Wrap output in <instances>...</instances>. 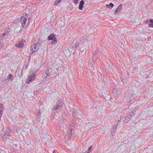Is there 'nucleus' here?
<instances>
[{
	"mask_svg": "<svg viewBox=\"0 0 153 153\" xmlns=\"http://www.w3.org/2000/svg\"><path fill=\"white\" fill-rule=\"evenodd\" d=\"M39 42L34 45L33 44L31 45V50L30 51V54H32L33 52H35L37 51L39 48L40 47V45L39 43Z\"/></svg>",
	"mask_w": 153,
	"mask_h": 153,
	"instance_id": "obj_1",
	"label": "nucleus"
},
{
	"mask_svg": "<svg viewBox=\"0 0 153 153\" xmlns=\"http://www.w3.org/2000/svg\"><path fill=\"white\" fill-rule=\"evenodd\" d=\"M62 100H57V102L56 104L54 107V108L53 109V110H55L56 112L57 111H56L57 110H60L62 106Z\"/></svg>",
	"mask_w": 153,
	"mask_h": 153,
	"instance_id": "obj_2",
	"label": "nucleus"
},
{
	"mask_svg": "<svg viewBox=\"0 0 153 153\" xmlns=\"http://www.w3.org/2000/svg\"><path fill=\"white\" fill-rule=\"evenodd\" d=\"M19 19L21 23L22 26L24 28L26 23V21L27 20L26 18L24 16L22 17L21 16L19 19Z\"/></svg>",
	"mask_w": 153,
	"mask_h": 153,
	"instance_id": "obj_3",
	"label": "nucleus"
},
{
	"mask_svg": "<svg viewBox=\"0 0 153 153\" xmlns=\"http://www.w3.org/2000/svg\"><path fill=\"white\" fill-rule=\"evenodd\" d=\"M146 23L149 25V27H153V19H149L146 21Z\"/></svg>",
	"mask_w": 153,
	"mask_h": 153,
	"instance_id": "obj_4",
	"label": "nucleus"
},
{
	"mask_svg": "<svg viewBox=\"0 0 153 153\" xmlns=\"http://www.w3.org/2000/svg\"><path fill=\"white\" fill-rule=\"evenodd\" d=\"M36 76V75L35 74H34L33 75H32L31 76H29L28 77V79L26 80V82L29 83L32 80V81L34 80Z\"/></svg>",
	"mask_w": 153,
	"mask_h": 153,
	"instance_id": "obj_5",
	"label": "nucleus"
},
{
	"mask_svg": "<svg viewBox=\"0 0 153 153\" xmlns=\"http://www.w3.org/2000/svg\"><path fill=\"white\" fill-rule=\"evenodd\" d=\"M122 7V4H120L118 6L117 8L115 10L114 14H117V13H119L121 11Z\"/></svg>",
	"mask_w": 153,
	"mask_h": 153,
	"instance_id": "obj_6",
	"label": "nucleus"
},
{
	"mask_svg": "<svg viewBox=\"0 0 153 153\" xmlns=\"http://www.w3.org/2000/svg\"><path fill=\"white\" fill-rule=\"evenodd\" d=\"M10 129L7 128H5V131L4 134V137H6L10 133Z\"/></svg>",
	"mask_w": 153,
	"mask_h": 153,
	"instance_id": "obj_7",
	"label": "nucleus"
},
{
	"mask_svg": "<svg viewBox=\"0 0 153 153\" xmlns=\"http://www.w3.org/2000/svg\"><path fill=\"white\" fill-rule=\"evenodd\" d=\"M15 45L17 47L22 48L24 46V44L23 42H19L18 43L15 44Z\"/></svg>",
	"mask_w": 153,
	"mask_h": 153,
	"instance_id": "obj_8",
	"label": "nucleus"
},
{
	"mask_svg": "<svg viewBox=\"0 0 153 153\" xmlns=\"http://www.w3.org/2000/svg\"><path fill=\"white\" fill-rule=\"evenodd\" d=\"M118 126V123L115 125H114L113 126L112 128V130L111 131V135L112 136H113V133H114L116 131V129L117 128V127Z\"/></svg>",
	"mask_w": 153,
	"mask_h": 153,
	"instance_id": "obj_9",
	"label": "nucleus"
},
{
	"mask_svg": "<svg viewBox=\"0 0 153 153\" xmlns=\"http://www.w3.org/2000/svg\"><path fill=\"white\" fill-rule=\"evenodd\" d=\"M84 3V1L82 0H81L79 3V9L80 10H82V9L83 5Z\"/></svg>",
	"mask_w": 153,
	"mask_h": 153,
	"instance_id": "obj_10",
	"label": "nucleus"
},
{
	"mask_svg": "<svg viewBox=\"0 0 153 153\" xmlns=\"http://www.w3.org/2000/svg\"><path fill=\"white\" fill-rule=\"evenodd\" d=\"M55 37V35L53 33L50 34L48 36V39L49 40H51Z\"/></svg>",
	"mask_w": 153,
	"mask_h": 153,
	"instance_id": "obj_11",
	"label": "nucleus"
},
{
	"mask_svg": "<svg viewBox=\"0 0 153 153\" xmlns=\"http://www.w3.org/2000/svg\"><path fill=\"white\" fill-rule=\"evenodd\" d=\"M114 6V4L111 3H110L109 4H106V6L107 8H112Z\"/></svg>",
	"mask_w": 153,
	"mask_h": 153,
	"instance_id": "obj_12",
	"label": "nucleus"
},
{
	"mask_svg": "<svg viewBox=\"0 0 153 153\" xmlns=\"http://www.w3.org/2000/svg\"><path fill=\"white\" fill-rule=\"evenodd\" d=\"M92 147L93 146H90L88 150H86L84 153H89L92 150Z\"/></svg>",
	"mask_w": 153,
	"mask_h": 153,
	"instance_id": "obj_13",
	"label": "nucleus"
},
{
	"mask_svg": "<svg viewBox=\"0 0 153 153\" xmlns=\"http://www.w3.org/2000/svg\"><path fill=\"white\" fill-rule=\"evenodd\" d=\"M79 44L77 42H76L74 45V46L72 47V49H74V48H76L77 47H78L79 46Z\"/></svg>",
	"mask_w": 153,
	"mask_h": 153,
	"instance_id": "obj_14",
	"label": "nucleus"
},
{
	"mask_svg": "<svg viewBox=\"0 0 153 153\" xmlns=\"http://www.w3.org/2000/svg\"><path fill=\"white\" fill-rule=\"evenodd\" d=\"M50 70H51V71L52 70L51 69H48V70L46 71L45 73L46 77H47L48 76L49 74L51 72L50 71Z\"/></svg>",
	"mask_w": 153,
	"mask_h": 153,
	"instance_id": "obj_15",
	"label": "nucleus"
},
{
	"mask_svg": "<svg viewBox=\"0 0 153 153\" xmlns=\"http://www.w3.org/2000/svg\"><path fill=\"white\" fill-rule=\"evenodd\" d=\"M52 41L51 42V43L52 44H56L57 42V40H56V38H54L52 40Z\"/></svg>",
	"mask_w": 153,
	"mask_h": 153,
	"instance_id": "obj_16",
	"label": "nucleus"
},
{
	"mask_svg": "<svg viewBox=\"0 0 153 153\" xmlns=\"http://www.w3.org/2000/svg\"><path fill=\"white\" fill-rule=\"evenodd\" d=\"M62 0H56L55 1L54 4L55 5H57Z\"/></svg>",
	"mask_w": 153,
	"mask_h": 153,
	"instance_id": "obj_17",
	"label": "nucleus"
},
{
	"mask_svg": "<svg viewBox=\"0 0 153 153\" xmlns=\"http://www.w3.org/2000/svg\"><path fill=\"white\" fill-rule=\"evenodd\" d=\"M125 122L127 123H128V121L130 119V117L128 116H127L125 117Z\"/></svg>",
	"mask_w": 153,
	"mask_h": 153,
	"instance_id": "obj_18",
	"label": "nucleus"
},
{
	"mask_svg": "<svg viewBox=\"0 0 153 153\" xmlns=\"http://www.w3.org/2000/svg\"><path fill=\"white\" fill-rule=\"evenodd\" d=\"M6 35V34L5 33L3 34L2 36L0 37V39H1L4 38H6L5 36Z\"/></svg>",
	"mask_w": 153,
	"mask_h": 153,
	"instance_id": "obj_19",
	"label": "nucleus"
},
{
	"mask_svg": "<svg viewBox=\"0 0 153 153\" xmlns=\"http://www.w3.org/2000/svg\"><path fill=\"white\" fill-rule=\"evenodd\" d=\"M36 117L37 118L38 120L39 121L40 120H41L40 117L41 116L40 114H37V115H36Z\"/></svg>",
	"mask_w": 153,
	"mask_h": 153,
	"instance_id": "obj_20",
	"label": "nucleus"
},
{
	"mask_svg": "<svg viewBox=\"0 0 153 153\" xmlns=\"http://www.w3.org/2000/svg\"><path fill=\"white\" fill-rule=\"evenodd\" d=\"M13 77L12 75L11 74H9L8 75V77L7 78V79H8V81H9L10 79H11Z\"/></svg>",
	"mask_w": 153,
	"mask_h": 153,
	"instance_id": "obj_21",
	"label": "nucleus"
},
{
	"mask_svg": "<svg viewBox=\"0 0 153 153\" xmlns=\"http://www.w3.org/2000/svg\"><path fill=\"white\" fill-rule=\"evenodd\" d=\"M1 81L3 82H6L7 81H8V79H7V78L5 79H4L3 78L1 79Z\"/></svg>",
	"mask_w": 153,
	"mask_h": 153,
	"instance_id": "obj_22",
	"label": "nucleus"
},
{
	"mask_svg": "<svg viewBox=\"0 0 153 153\" xmlns=\"http://www.w3.org/2000/svg\"><path fill=\"white\" fill-rule=\"evenodd\" d=\"M73 2L75 4H76L78 3V0H73Z\"/></svg>",
	"mask_w": 153,
	"mask_h": 153,
	"instance_id": "obj_23",
	"label": "nucleus"
},
{
	"mask_svg": "<svg viewBox=\"0 0 153 153\" xmlns=\"http://www.w3.org/2000/svg\"><path fill=\"white\" fill-rule=\"evenodd\" d=\"M72 111V112L71 113H72V116L74 117L75 116V115L74 114H76V112H75V111Z\"/></svg>",
	"mask_w": 153,
	"mask_h": 153,
	"instance_id": "obj_24",
	"label": "nucleus"
},
{
	"mask_svg": "<svg viewBox=\"0 0 153 153\" xmlns=\"http://www.w3.org/2000/svg\"><path fill=\"white\" fill-rule=\"evenodd\" d=\"M3 112L2 110H0V121L1 120V117L2 116V114L3 113Z\"/></svg>",
	"mask_w": 153,
	"mask_h": 153,
	"instance_id": "obj_25",
	"label": "nucleus"
},
{
	"mask_svg": "<svg viewBox=\"0 0 153 153\" xmlns=\"http://www.w3.org/2000/svg\"><path fill=\"white\" fill-rule=\"evenodd\" d=\"M40 111H36V115H37V114H40Z\"/></svg>",
	"mask_w": 153,
	"mask_h": 153,
	"instance_id": "obj_26",
	"label": "nucleus"
},
{
	"mask_svg": "<svg viewBox=\"0 0 153 153\" xmlns=\"http://www.w3.org/2000/svg\"><path fill=\"white\" fill-rule=\"evenodd\" d=\"M133 116V113H132L131 114L129 115L128 116L129 117H130V119L131 117L132 116Z\"/></svg>",
	"mask_w": 153,
	"mask_h": 153,
	"instance_id": "obj_27",
	"label": "nucleus"
},
{
	"mask_svg": "<svg viewBox=\"0 0 153 153\" xmlns=\"http://www.w3.org/2000/svg\"><path fill=\"white\" fill-rule=\"evenodd\" d=\"M2 44H3V43H2L1 42H0V49L1 48Z\"/></svg>",
	"mask_w": 153,
	"mask_h": 153,
	"instance_id": "obj_28",
	"label": "nucleus"
},
{
	"mask_svg": "<svg viewBox=\"0 0 153 153\" xmlns=\"http://www.w3.org/2000/svg\"><path fill=\"white\" fill-rule=\"evenodd\" d=\"M45 76H46V75H45V73L43 76V78L44 79H46V78L47 77H46Z\"/></svg>",
	"mask_w": 153,
	"mask_h": 153,
	"instance_id": "obj_29",
	"label": "nucleus"
},
{
	"mask_svg": "<svg viewBox=\"0 0 153 153\" xmlns=\"http://www.w3.org/2000/svg\"><path fill=\"white\" fill-rule=\"evenodd\" d=\"M53 153H58V152H56V150L53 151Z\"/></svg>",
	"mask_w": 153,
	"mask_h": 153,
	"instance_id": "obj_30",
	"label": "nucleus"
},
{
	"mask_svg": "<svg viewBox=\"0 0 153 153\" xmlns=\"http://www.w3.org/2000/svg\"><path fill=\"white\" fill-rule=\"evenodd\" d=\"M14 145V146H15L16 147L17 146V145L16 144H13V146Z\"/></svg>",
	"mask_w": 153,
	"mask_h": 153,
	"instance_id": "obj_31",
	"label": "nucleus"
},
{
	"mask_svg": "<svg viewBox=\"0 0 153 153\" xmlns=\"http://www.w3.org/2000/svg\"><path fill=\"white\" fill-rule=\"evenodd\" d=\"M120 120H118V121H120Z\"/></svg>",
	"mask_w": 153,
	"mask_h": 153,
	"instance_id": "obj_32",
	"label": "nucleus"
},
{
	"mask_svg": "<svg viewBox=\"0 0 153 153\" xmlns=\"http://www.w3.org/2000/svg\"><path fill=\"white\" fill-rule=\"evenodd\" d=\"M0 153H1L0 152Z\"/></svg>",
	"mask_w": 153,
	"mask_h": 153,
	"instance_id": "obj_33",
	"label": "nucleus"
}]
</instances>
